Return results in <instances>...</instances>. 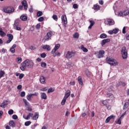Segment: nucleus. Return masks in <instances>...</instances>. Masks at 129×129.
Listing matches in <instances>:
<instances>
[{
  "label": "nucleus",
  "instance_id": "nucleus-3",
  "mask_svg": "<svg viewBox=\"0 0 129 129\" xmlns=\"http://www.w3.org/2000/svg\"><path fill=\"white\" fill-rule=\"evenodd\" d=\"M107 62L110 65V66H117L118 62L112 57L106 58Z\"/></svg>",
  "mask_w": 129,
  "mask_h": 129
},
{
  "label": "nucleus",
  "instance_id": "nucleus-18",
  "mask_svg": "<svg viewBox=\"0 0 129 129\" xmlns=\"http://www.w3.org/2000/svg\"><path fill=\"white\" fill-rule=\"evenodd\" d=\"M107 23L108 26H112L114 24V21L112 19H108Z\"/></svg>",
  "mask_w": 129,
  "mask_h": 129
},
{
  "label": "nucleus",
  "instance_id": "nucleus-24",
  "mask_svg": "<svg viewBox=\"0 0 129 129\" xmlns=\"http://www.w3.org/2000/svg\"><path fill=\"white\" fill-rule=\"evenodd\" d=\"M35 115L32 117V119L34 120H36L39 118V113L38 112H35Z\"/></svg>",
  "mask_w": 129,
  "mask_h": 129
},
{
  "label": "nucleus",
  "instance_id": "nucleus-62",
  "mask_svg": "<svg viewBox=\"0 0 129 129\" xmlns=\"http://www.w3.org/2000/svg\"><path fill=\"white\" fill-rule=\"evenodd\" d=\"M118 16L119 17H122V16H123V12H120L118 13Z\"/></svg>",
  "mask_w": 129,
  "mask_h": 129
},
{
  "label": "nucleus",
  "instance_id": "nucleus-28",
  "mask_svg": "<svg viewBox=\"0 0 129 129\" xmlns=\"http://www.w3.org/2000/svg\"><path fill=\"white\" fill-rule=\"evenodd\" d=\"M34 115V114L33 113H29V114L26 117H25V116H23L24 118L25 119L28 120L30 117H32Z\"/></svg>",
  "mask_w": 129,
  "mask_h": 129
},
{
  "label": "nucleus",
  "instance_id": "nucleus-5",
  "mask_svg": "<svg viewBox=\"0 0 129 129\" xmlns=\"http://www.w3.org/2000/svg\"><path fill=\"white\" fill-rule=\"evenodd\" d=\"M121 54L122 58L123 59V60L127 59V50H126V48L125 46L122 47L121 50Z\"/></svg>",
  "mask_w": 129,
  "mask_h": 129
},
{
  "label": "nucleus",
  "instance_id": "nucleus-37",
  "mask_svg": "<svg viewBox=\"0 0 129 129\" xmlns=\"http://www.w3.org/2000/svg\"><path fill=\"white\" fill-rule=\"evenodd\" d=\"M22 57H17L16 58V62L18 64H20V63L22 62Z\"/></svg>",
  "mask_w": 129,
  "mask_h": 129
},
{
  "label": "nucleus",
  "instance_id": "nucleus-51",
  "mask_svg": "<svg viewBox=\"0 0 129 129\" xmlns=\"http://www.w3.org/2000/svg\"><path fill=\"white\" fill-rule=\"evenodd\" d=\"M8 114H10V115H12V114H14V110L11 109L8 111Z\"/></svg>",
  "mask_w": 129,
  "mask_h": 129
},
{
  "label": "nucleus",
  "instance_id": "nucleus-22",
  "mask_svg": "<svg viewBox=\"0 0 129 129\" xmlns=\"http://www.w3.org/2000/svg\"><path fill=\"white\" fill-rule=\"evenodd\" d=\"M71 92L70 90H68L66 92V94H65V95L64 96V99H67V98H68V97H69V96H70V94H71Z\"/></svg>",
  "mask_w": 129,
  "mask_h": 129
},
{
  "label": "nucleus",
  "instance_id": "nucleus-48",
  "mask_svg": "<svg viewBox=\"0 0 129 129\" xmlns=\"http://www.w3.org/2000/svg\"><path fill=\"white\" fill-rule=\"evenodd\" d=\"M52 19H53L54 21H58V17L56 15L52 16Z\"/></svg>",
  "mask_w": 129,
  "mask_h": 129
},
{
  "label": "nucleus",
  "instance_id": "nucleus-45",
  "mask_svg": "<svg viewBox=\"0 0 129 129\" xmlns=\"http://www.w3.org/2000/svg\"><path fill=\"white\" fill-rule=\"evenodd\" d=\"M59 48H60V44H57L55 45V47L53 49L57 50L58 49H59Z\"/></svg>",
  "mask_w": 129,
  "mask_h": 129
},
{
  "label": "nucleus",
  "instance_id": "nucleus-26",
  "mask_svg": "<svg viewBox=\"0 0 129 129\" xmlns=\"http://www.w3.org/2000/svg\"><path fill=\"white\" fill-rule=\"evenodd\" d=\"M43 49H46L47 51H51V46L49 45H45L42 46Z\"/></svg>",
  "mask_w": 129,
  "mask_h": 129
},
{
  "label": "nucleus",
  "instance_id": "nucleus-41",
  "mask_svg": "<svg viewBox=\"0 0 129 129\" xmlns=\"http://www.w3.org/2000/svg\"><path fill=\"white\" fill-rule=\"evenodd\" d=\"M129 15V10H125L123 12L124 16H128Z\"/></svg>",
  "mask_w": 129,
  "mask_h": 129
},
{
  "label": "nucleus",
  "instance_id": "nucleus-47",
  "mask_svg": "<svg viewBox=\"0 0 129 129\" xmlns=\"http://www.w3.org/2000/svg\"><path fill=\"white\" fill-rule=\"evenodd\" d=\"M107 97H109V98H111L113 97V95L112 93H109L107 94Z\"/></svg>",
  "mask_w": 129,
  "mask_h": 129
},
{
  "label": "nucleus",
  "instance_id": "nucleus-11",
  "mask_svg": "<svg viewBox=\"0 0 129 129\" xmlns=\"http://www.w3.org/2000/svg\"><path fill=\"white\" fill-rule=\"evenodd\" d=\"M21 4L22 6L24 8V10L27 11V10H28V2H27V1H22Z\"/></svg>",
  "mask_w": 129,
  "mask_h": 129
},
{
  "label": "nucleus",
  "instance_id": "nucleus-10",
  "mask_svg": "<svg viewBox=\"0 0 129 129\" xmlns=\"http://www.w3.org/2000/svg\"><path fill=\"white\" fill-rule=\"evenodd\" d=\"M7 36L8 37L9 40L6 41V43L7 44H10V42L11 41H13V39H14V35L12 34H7Z\"/></svg>",
  "mask_w": 129,
  "mask_h": 129
},
{
  "label": "nucleus",
  "instance_id": "nucleus-21",
  "mask_svg": "<svg viewBox=\"0 0 129 129\" xmlns=\"http://www.w3.org/2000/svg\"><path fill=\"white\" fill-rule=\"evenodd\" d=\"M78 83L80 85L83 86V80H82V78L81 76H79L78 77Z\"/></svg>",
  "mask_w": 129,
  "mask_h": 129
},
{
  "label": "nucleus",
  "instance_id": "nucleus-44",
  "mask_svg": "<svg viewBox=\"0 0 129 129\" xmlns=\"http://www.w3.org/2000/svg\"><path fill=\"white\" fill-rule=\"evenodd\" d=\"M74 38H77V39H78L79 38V34L77 32H76L74 34Z\"/></svg>",
  "mask_w": 129,
  "mask_h": 129
},
{
  "label": "nucleus",
  "instance_id": "nucleus-8",
  "mask_svg": "<svg viewBox=\"0 0 129 129\" xmlns=\"http://www.w3.org/2000/svg\"><path fill=\"white\" fill-rule=\"evenodd\" d=\"M53 35V32L49 31L47 33L44 37V39L45 41H49V40L51 39V37H52Z\"/></svg>",
  "mask_w": 129,
  "mask_h": 129
},
{
  "label": "nucleus",
  "instance_id": "nucleus-25",
  "mask_svg": "<svg viewBox=\"0 0 129 129\" xmlns=\"http://www.w3.org/2000/svg\"><path fill=\"white\" fill-rule=\"evenodd\" d=\"M40 94L41 99H47V94H46V93H41Z\"/></svg>",
  "mask_w": 129,
  "mask_h": 129
},
{
  "label": "nucleus",
  "instance_id": "nucleus-52",
  "mask_svg": "<svg viewBox=\"0 0 129 129\" xmlns=\"http://www.w3.org/2000/svg\"><path fill=\"white\" fill-rule=\"evenodd\" d=\"M26 95V93L24 91L21 92V94H20V96L21 97H24V96H25Z\"/></svg>",
  "mask_w": 129,
  "mask_h": 129
},
{
  "label": "nucleus",
  "instance_id": "nucleus-36",
  "mask_svg": "<svg viewBox=\"0 0 129 129\" xmlns=\"http://www.w3.org/2000/svg\"><path fill=\"white\" fill-rule=\"evenodd\" d=\"M121 119H122V118H120V117L118 120L115 121L116 123L117 124H121Z\"/></svg>",
  "mask_w": 129,
  "mask_h": 129
},
{
  "label": "nucleus",
  "instance_id": "nucleus-60",
  "mask_svg": "<svg viewBox=\"0 0 129 129\" xmlns=\"http://www.w3.org/2000/svg\"><path fill=\"white\" fill-rule=\"evenodd\" d=\"M73 8L75 9H77L78 8V5H77V4H74L73 6Z\"/></svg>",
  "mask_w": 129,
  "mask_h": 129
},
{
  "label": "nucleus",
  "instance_id": "nucleus-30",
  "mask_svg": "<svg viewBox=\"0 0 129 129\" xmlns=\"http://www.w3.org/2000/svg\"><path fill=\"white\" fill-rule=\"evenodd\" d=\"M9 125L12 127H15V126H16V123L14 122V120H11L9 122Z\"/></svg>",
  "mask_w": 129,
  "mask_h": 129
},
{
  "label": "nucleus",
  "instance_id": "nucleus-58",
  "mask_svg": "<svg viewBox=\"0 0 129 129\" xmlns=\"http://www.w3.org/2000/svg\"><path fill=\"white\" fill-rule=\"evenodd\" d=\"M46 56H47V55L45 53H43L40 54V56L41 57V58H45Z\"/></svg>",
  "mask_w": 129,
  "mask_h": 129
},
{
  "label": "nucleus",
  "instance_id": "nucleus-55",
  "mask_svg": "<svg viewBox=\"0 0 129 129\" xmlns=\"http://www.w3.org/2000/svg\"><path fill=\"white\" fill-rule=\"evenodd\" d=\"M122 82H121V81L119 82L116 85V87H119V86H120V85H122Z\"/></svg>",
  "mask_w": 129,
  "mask_h": 129
},
{
  "label": "nucleus",
  "instance_id": "nucleus-35",
  "mask_svg": "<svg viewBox=\"0 0 129 129\" xmlns=\"http://www.w3.org/2000/svg\"><path fill=\"white\" fill-rule=\"evenodd\" d=\"M128 105H129V102H125L124 104L123 109H126V108L128 107Z\"/></svg>",
  "mask_w": 129,
  "mask_h": 129
},
{
  "label": "nucleus",
  "instance_id": "nucleus-40",
  "mask_svg": "<svg viewBox=\"0 0 129 129\" xmlns=\"http://www.w3.org/2000/svg\"><path fill=\"white\" fill-rule=\"evenodd\" d=\"M112 31H113V34H117L119 30L117 28H115L113 29Z\"/></svg>",
  "mask_w": 129,
  "mask_h": 129
},
{
  "label": "nucleus",
  "instance_id": "nucleus-23",
  "mask_svg": "<svg viewBox=\"0 0 129 129\" xmlns=\"http://www.w3.org/2000/svg\"><path fill=\"white\" fill-rule=\"evenodd\" d=\"M8 105V101H4L0 105L1 107L5 108Z\"/></svg>",
  "mask_w": 129,
  "mask_h": 129
},
{
  "label": "nucleus",
  "instance_id": "nucleus-2",
  "mask_svg": "<svg viewBox=\"0 0 129 129\" xmlns=\"http://www.w3.org/2000/svg\"><path fill=\"white\" fill-rule=\"evenodd\" d=\"M107 62L110 65V66H117L118 62L112 57L106 58Z\"/></svg>",
  "mask_w": 129,
  "mask_h": 129
},
{
  "label": "nucleus",
  "instance_id": "nucleus-6",
  "mask_svg": "<svg viewBox=\"0 0 129 129\" xmlns=\"http://www.w3.org/2000/svg\"><path fill=\"white\" fill-rule=\"evenodd\" d=\"M23 62L27 68H33L34 67V61L30 60V59H26Z\"/></svg>",
  "mask_w": 129,
  "mask_h": 129
},
{
  "label": "nucleus",
  "instance_id": "nucleus-63",
  "mask_svg": "<svg viewBox=\"0 0 129 129\" xmlns=\"http://www.w3.org/2000/svg\"><path fill=\"white\" fill-rule=\"evenodd\" d=\"M12 118H13V119H18V116L17 115H13Z\"/></svg>",
  "mask_w": 129,
  "mask_h": 129
},
{
  "label": "nucleus",
  "instance_id": "nucleus-7",
  "mask_svg": "<svg viewBox=\"0 0 129 129\" xmlns=\"http://www.w3.org/2000/svg\"><path fill=\"white\" fill-rule=\"evenodd\" d=\"M76 55V52L68 51L65 55V58L67 59H71L72 57H74Z\"/></svg>",
  "mask_w": 129,
  "mask_h": 129
},
{
  "label": "nucleus",
  "instance_id": "nucleus-38",
  "mask_svg": "<svg viewBox=\"0 0 129 129\" xmlns=\"http://www.w3.org/2000/svg\"><path fill=\"white\" fill-rule=\"evenodd\" d=\"M41 16H43V12L42 11H38L37 12V17H41Z\"/></svg>",
  "mask_w": 129,
  "mask_h": 129
},
{
  "label": "nucleus",
  "instance_id": "nucleus-33",
  "mask_svg": "<svg viewBox=\"0 0 129 129\" xmlns=\"http://www.w3.org/2000/svg\"><path fill=\"white\" fill-rule=\"evenodd\" d=\"M20 19L22 21H27V20H28V17L26 16L23 15L20 17Z\"/></svg>",
  "mask_w": 129,
  "mask_h": 129
},
{
  "label": "nucleus",
  "instance_id": "nucleus-16",
  "mask_svg": "<svg viewBox=\"0 0 129 129\" xmlns=\"http://www.w3.org/2000/svg\"><path fill=\"white\" fill-rule=\"evenodd\" d=\"M112 118H115V116L110 115V116L108 117L105 120V123H108V122L110 121V119H111Z\"/></svg>",
  "mask_w": 129,
  "mask_h": 129
},
{
  "label": "nucleus",
  "instance_id": "nucleus-29",
  "mask_svg": "<svg viewBox=\"0 0 129 129\" xmlns=\"http://www.w3.org/2000/svg\"><path fill=\"white\" fill-rule=\"evenodd\" d=\"M81 50H82L83 51V52H84L85 53H87V52H88V49H87V48H85L84 47V45H82L81 46Z\"/></svg>",
  "mask_w": 129,
  "mask_h": 129
},
{
  "label": "nucleus",
  "instance_id": "nucleus-32",
  "mask_svg": "<svg viewBox=\"0 0 129 129\" xmlns=\"http://www.w3.org/2000/svg\"><path fill=\"white\" fill-rule=\"evenodd\" d=\"M56 51L57 50L54 48H53L51 51V54H52L53 57H56V56H57V53H56Z\"/></svg>",
  "mask_w": 129,
  "mask_h": 129
},
{
  "label": "nucleus",
  "instance_id": "nucleus-19",
  "mask_svg": "<svg viewBox=\"0 0 129 129\" xmlns=\"http://www.w3.org/2000/svg\"><path fill=\"white\" fill-rule=\"evenodd\" d=\"M16 47H17V45L14 44L10 48V51L11 52V53H12V54H14L15 52H16V50L15 49V48H16Z\"/></svg>",
  "mask_w": 129,
  "mask_h": 129
},
{
  "label": "nucleus",
  "instance_id": "nucleus-39",
  "mask_svg": "<svg viewBox=\"0 0 129 129\" xmlns=\"http://www.w3.org/2000/svg\"><path fill=\"white\" fill-rule=\"evenodd\" d=\"M5 73L4 71H0V78H2V77H4V76L5 75Z\"/></svg>",
  "mask_w": 129,
  "mask_h": 129
},
{
  "label": "nucleus",
  "instance_id": "nucleus-59",
  "mask_svg": "<svg viewBox=\"0 0 129 129\" xmlns=\"http://www.w3.org/2000/svg\"><path fill=\"white\" fill-rule=\"evenodd\" d=\"M24 76H25V75L24 74H20L19 75V79H23Z\"/></svg>",
  "mask_w": 129,
  "mask_h": 129
},
{
  "label": "nucleus",
  "instance_id": "nucleus-34",
  "mask_svg": "<svg viewBox=\"0 0 129 129\" xmlns=\"http://www.w3.org/2000/svg\"><path fill=\"white\" fill-rule=\"evenodd\" d=\"M100 37L101 39H105V38H107V35L105 33H102L100 35Z\"/></svg>",
  "mask_w": 129,
  "mask_h": 129
},
{
  "label": "nucleus",
  "instance_id": "nucleus-15",
  "mask_svg": "<svg viewBox=\"0 0 129 129\" xmlns=\"http://www.w3.org/2000/svg\"><path fill=\"white\" fill-rule=\"evenodd\" d=\"M109 42H110V39H103L101 42V45L102 46H104L106 43H109Z\"/></svg>",
  "mask_w": 129,
  "mask_h": 129
},
{
  "label": "nucleus",
  "instance_id": "nucleus-64",
  "mask_svg": "<svg viewBox=\"0 0 129 129\" xmlns=\"http://www.w3.org/2000/svg\"><path fill=\"white\" fill-rule=\"evenodd\" d=\"M70 85H75L76 82H75V81L70 82Z\"/></svg>",
  "mask_w": 129,
  "mask_h": 129
},
{
  "label": "nucleus",
  "instance_id": "nucleus-12",
  "mask_svg": "<svg viewBox=\"0 0 129 129\" xmlns=\"http://www.w3.org/2000/svg\"><path fill=\"white\" fill-rule=\"evenodd\" d=\"M105 53V51L103 50H101L99 51V53L98 54V58L100 59V58H103V56H104V54Z\"/></svg>",
  "mask_w": 129,
  "mask_h": 129
},
{
  "label": "nucleus",
  "instance_id": "nucleus-14",
  "mask_svg": "<svg viewBox=\"0 0 129 129\" xmlns=\"http://www.w3.org/2000/svg\"><path fill=\"white\" fill-rule=\"evenodd\" d=\"M20 70H21L22 71H25L27 70V67L24 61L21 63V66L20 67Z\"/></svg>",
  "mask_w": 129,
  "mask_h": 129
},
{
  "label": "nucleus",
  "instance_id": "nucleus-31",
  "mask_svg": "<svg viewBox=\"0 0 129 129\" xmlns=\"http://www.w3.org/2000/svg\"><path fill=\"white\" fill-rule=\"evenodd\" d=\"M0 36L1 37H5L6 36V33L3 31V28H0Z\"/></svg>",
  "mask_w": 129,
  "mask_h": 129
},
{
  "label": "nucleus",
  "instance_id": "nucleus-42",
  "mask_svg": "<svg viewBox=\"0 0 129 129\" xmlns=\"http://www.w3.org/2000/svg\"><path fill=\"white\" fill-rule=\"evenodd\" d=\"M41 67H43V68H46L47 67V63L44 62H42L41 63Z\"/></svg>",
  "mask_w": 129,
  "mask_h": 129
},
{
  "label": "nucleus",
  "instance_id": "nucleus-17",
  "mask_svg": "<svg viewBox=\"0 0 129 129\" xmlns=\"http://www.w3.org/2000/svg\"><path fill=\"white\" fill-rule=\"evenodd\" d=\"M40 82L42 84H46V78L44 76H41L40 78Z\"/></svg>",
  "mask_w": 129,
  "mask_h": 129
},
{
  "label": "nucleus",
  "instance_id": "nucleus-43",
  "mask_svg": "<svg viewBox=\"0 0 129 129\" xmlns=\"http://www.w3.org/2000/svg\"><path fill=\"white\" fill-rule=\"evenodd\" d=\"M31 123H32V122H31L30 121H27L25 122V125H26V126H29V125H30Z\"/></svg>",
  "mask_w": 129,
  "mask_h": 129
},
{
  "label": "nucleus",
  "instance_id": "nucleus-27",
  "mask_svg": "<svg viewBox=\"0 0 129 129\" xmlns=\"http://www.w3.org/2000/svg\"><path fill=\"white\" fill-rule=\"evenodd\" d=\"M89 22L90 23V25L89 26L88 29H91L94 26L95 22L93 20H89Z\"/></svg>",
  "mask_w": 129,
  "mask_h": 129
},
{
  "label": "nucleus",
  "instance_id": "nucleus-20",
  "mask_svg": "<svg viewBox=\"0 0 129 129\" xmlns=\"http://www.w3.org/2000/svg\"><path fill=\"white\" fill-rule=\"evenodd\" d=\"M93 9L94 11H99L100 10V6L97 4H95L93 6Z\"/></svg>",
  "mask_w": 129,
  "mask_h": 129
},
{
  "label": "nucleus",
  "instance_id": "nucleus-50",
  "mask_svg": "<svg viewBox=\"0 0 129 129\" xmlns=\"http://www.w3.org/2000/svg\"><path fill=\"white\" fill-rule=\"evenodd\" d=\"M50 92H54V89L50 88L48 90L47 93H50Z\"/></svg>",
  "mask_w": 129,
  "mask_h": 129
},
{
  "label": "nucleus",
  "instance_id": "nucleus-57",
  "mask_svg": "<svg viewBox=\"0 0 129 129\" xmlns=\"http://www.w3.org/2000/svg\"><path fill=\"white\" fill-rule=\"evenodd\" d=\"M38 22H43V21H44V17H40L39 18H38Z\"/></svg>",
  "mask_w": 129,
  "mask_h": 129
},
{
  "label": "nucleus",
  "instance_id": "nucleus-13",
  "mask_svg": "<svg viewBox=\"0 0 129 129\" xmlns=\"http://www.w3.org/2000/svg\"><path fill=\"white\" fill-rule=\"evenodd\" d=\"M14 28L17 31H21V30H22V28L19 27V23L18 22H15L14 25Z\"/></svg>",
  "mask_w": 129,
  "mask_h": 129
},
{
  "label": "nucleus",
  "instance_id": "nucleus-56",
  "mask_svg": "<svg viewBox=\"0 0 129 129\" xmlns=\"http://www.w3.org/2000/svg\"><path fill=\"white\" fill-rule=\"evenodd\" d=\"M32 96H38L39 95V93L35 92L34 94H31Z\"/></svg>",
  "mask_w": 129,
  "mask_h": 129
},
{
  "label": "nucleus",
  "instance_id": "nucleus-46",
  "mask_svg": "<svg viewBox=\"0 0 129 129\" xmlns=\"http://www.w3.org/2000/svg\"><path fill=\"white\" fill-rule=\"evenodd\" d=\"M66 99H65L64 98H63V99H62L61 102V105H65V103L66 102Z\"/></svg>",
  "mask_w": 129,
  "mask_h": 129
},
{
  "label": "nucleus",
  "instance_id": "nucleus-54",
  "mask_svg": "<svg viewBox=\"0 0 129 129\" xmlns=\"http://www.w3.org/2000/svg\"><path fill=\"white\" fill-rule=\"evenodd\" d=\"M23 101L25 104V105H27L28 106V105H29V102H28V101H27V100L26 99H23Z\"/></svg>",
  "mask_w": 129,
  "mask_h": 129
},
{
  "label": "nucleus",
  "instance_id": "nucleus-49",
  "mask_svg": "<svg viewBox=\"0 0 129 129\" xmlns=\"http://www.w3.org/2000/svg\"><path fill=\"white\" fill-rule=\"evenodd\" d=\"M102 104H103V105H107L108 104V102L106 100L102 101Z\"/></svg>",
  "mask_w": 129,
  "mask_h": 129
},
{
  "label": "nucleus",
  "instance_id": "nucleus-9",
  "mask_svg": "<svg viewBox=\"0 0 129 129\" xmlns=\"http://www.w3.org/2000/svg\"><path fill=\"white\" fill-rule=\"evenodd\" d=\"M61 22L63 23V26L64 27H66V25H67V17H66V15H64L61 16Z\"/></svg>",
  "mask_w": 129,
  "mask_h": 129
},
{
  "label": "nucleus",
  "instance_id": "nucleus-53",
  "mask_svg": "<svg viewBox=\"0 0 129 129\" xmlns=\"http://www.w3.org/2000/svg\"><path fill=\"white\" fill-rule=\"evenodd\" d=\"M31 98H32V95L31 94L27 95V99H28L29 101L31 100Z\"/></svg>",
  "mask_w": 129,
  "mask_h": 129
},
{
  "label": "nucleus",
  "instance_id": "nucleus-61",
  "mask_svg": "<svg viewBox=\"0 0 129 129\" xmlns=\"http://www.w3.org/2000/svg\"><path fill=\"white\" fill-rule=\"evenodd\" d=\"M86 75L87 76V77L89 78L90 77V72L88 71L86 72Z\"/></svg>",
  "mask_w": 129,
  "mask_h": 129
},
{
  "label": "nucleus",
  "instance_id": "nucleus-1",
  "mask_svg": "<svg viewBox=\"0 0 129 129\" xmlns=\"http://www.w3.org/2000/svg\"><path fill=\"white\" fill-rule=\"evenodd\" d=\"M107 62L110 65V66H117L118 62L112 57L106 58Z\"/></svg>",
  "mask_w": 129,
  "mask_h": 129
},
{
  "label": "nucleus",
  "instance_id": "nucleus-4",
  "mask_svg": "<svg viewBox=\"0 0 129 129\" xmlns=\"http://www.w3.org/2000/svg\"><path fill=\"white\" fill-rule=\"evenodd\" d=\"M3 12L6 14H13L15 12V8L11 6H7L3 8Z\"/></svg>",
  "mask_w": 129,
  "mask_h": 129
}]
</instances>
